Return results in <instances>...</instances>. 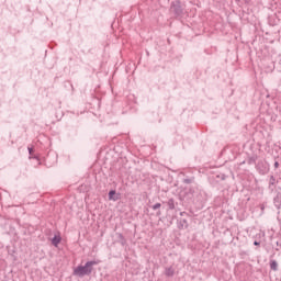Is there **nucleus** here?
I'll return each mask as SVG.
<instances>
[{
  "instance_id": "f8f14e48",
  "label": "nucleus",
  "mask_w": 281,
  "mask_h": 281,
  "mask_svg": "<svg viewBox=\"0 0 281 281\" xmlns=\"http://www.w3.org/2000/svg\"><path fill=\"white\" fill-rule=\"evenodd\" d=\"M254 245L258 246V245H260V243H258V241H255V243H254Z\"/></svg>"
},
{
  "instance_id": "f03ea898",
  "label": "nucleus",
  "mask_w": 281,
  "mask_h": 281,
  "mask_svg": "<svg viewBox=\"0 0 281 281\" xmlns=\"http://www.w3.org/2000/svg\"><path fill=\"white\" fill-rule=\"evenodd\" d=\"M170 10L176 14V16H181L183 14V7H181L180 1L172 2Z\"/></svg>"
},
{
  "instance_id": "20e7f679",
  "label": "nucleus",
  "mask_w": 281,
  "mask_h": 281,
  "mask_svg": "<svg viewBox=\"0 0 281 281\" xmlns=\"http://www.w3.org/2000/svg\"><path fill=\"white\" fill-rule=\"evenodd\" d=\"M165 276H167V278H172V276H175L173 268L172 267L166 268Z\"/></svg>"
},
{
  "instance_id": "1a4fd4ad",
  "label": "nucleus",
  "mask_w": 281,
  "mask_h": 281,
  "mask_svg": "<svg viewBox=\"0 0 281 281\" xmlns=\"http://www.w3.org/2000/svg\"><path fill=\"white\" fill-rule=\"evenodd\" d=\"M29 153H30V155H32V153H34V148L29 147Z\"/></svg>"
},
{
  "instance_id": "9d476101",
  "label": "nucleus",
  "mask_w": 281,
  "mask_h": 281,
  "mask_svg": "<svg viewBox=\"0 0 281 281\" xmlns=\"http://www.w3.org/2000/svg\"><path fill=\"white\" fill-rule=\"evenodd\" d=\"M280 167V164L277 161L274 162V168H279Z\"/></svg>"
},
{
  "instance_id": "f257e3e1",
  "label": "nucleus",
  "mask_w": 281,
  "mask_h": 281,
  "mask_svg": "<svg viewBox=\"0 0 281 281\" xmlns=\"http://www.w3.org/2000/svg\"><path fill=\"white\" fill-rule=\"evenodd\" d=\"M94 265H98V261H88L85 266H79L74 270V274L79 278H85V276H91L93 272Z\"/></svg>"
},
{
  "instance_id": "0eeeda50",
  "label": "nucleus",
  "mask_w": 281,
  "mask_h": 281,
  "mask_svg": "<svg viewBox=\"0 0 281 281\" xmlns=\"http://www.w3.org/2000/svg\"><path fill=\"white\" fill-rule=\"evenodd\" d=\"M167 205H168L169 210H175V200L169 199L167 202Z\"/></svg>"
},
{
  "instance_id": "9b49d317",
  "label": "nucleus",
  "mask_w": 281,
  "mask_h": 281,
  "mask_svg": "<svg viewBox=\"0 0 281 281\" xmlns=\"http://www.w3.org/2000/svg\"><path fill=\"white\" fill-rule=\"evenodd\" d=\"M273 181H276V179L273 177H271V183H273Z\"/></svg>"
},
{
  "instance_id": "6e6552de",
  "label": "nucleus",
  "mask_w": 281,
  "mask_h": 281,
  "mask_svg": "<svg viewBox=\"0 0 281 281\" xmlns=\"http://www.w3.org/2000/svg\"><path fill=\"white\" fill-rule=\"evenodd\" d=\"M161 207V203H156L151 206V210H159Z\"/></svg>"
},
{
  "instance_id": "7ed1b4c3",
  "label": "nucleus",
  "mask_w": 281,
  "mask_h": 281,
  "mask_svg": "<svg viewBox=\"0 0 281 281\" xmlns=\"http://www.w3.org/2000/svg\"><path fill=\"white\" fill-rule=\"evenodd\" d=\"M109 200L110 201H119L120 200V194H117V192H115V190H111L109 192Z\"/></svg>"
},
{
  "instance_id": "423d86ee",
  "label": "nucleus",
  "mask_w": 281,
  "mask_h": 281,
  "mask_svg": "<svg viewBox=\"0 0 281 281\" xmlns=\"http://www.w3.org/2000/svg\"><path fill=\"white\" fill-rule=\"evenodd\" d=\"M270 269H272V271H278V261H270Z\"/></svg>"
},
{
  "instance_id": "39448f33",
  "label": "nucleus",
  "mask_w": 281,
  "mask_h": 281,
  "mask_svg": "<svg viewBox=\"0 0 281 281\" xmlns=\"http://www.w3.org/2000/svg\"><path fill=\"white\" fill-rule=\"evenodd\" d=\"M52 244L54 245V247H58V245H60V237L55 235L52 239Z\"/></svg>"
}]
</instances>
